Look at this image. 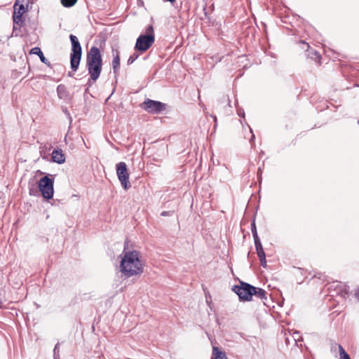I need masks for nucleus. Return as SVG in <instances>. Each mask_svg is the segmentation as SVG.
<instances>
[{
  "instance_id": "f257e3e1",
  "label": "nucleus",
  "mask_w": 359,
  "mask_h": 359,
  "mask_svg": "<svg viewBox=\"0 0 359 359\" xmlns=\"http://www.w3.org/2000/svg\"><path fill=\"white\" fill-rule=\"evenodd\" d=\"M120 271L127 278L143 273L144 264L137 250L123 251L120 255Z\"/></svg>"
},
{
  "instance_id": "f03ea898",
  "label": "nucleus",
  "mask_w": 359,
  "mask_h": 359,
  "mask_svg": "<svg viewBox=\"0 0 359 359\" xmlns=\"http://www.w3.org/2000/svg\"><path fill=\"white\" fill-rule=\"evenodd\" d=\"M102 55L100 49L96 46L90 48L86 56V67L90 79L95 82L102 72Z\"/></svg>"
},
{
  "instance_id": "7ed1b4c3",
  "label": "nucleus",
  "mask_w": 359,
  "mask_h": 359,
  "mask_svg": "<svg viewBox=\"0 0 359 359\" xmlns=\"http://www.w3.org/2000/svg\"><path fill=\"white\" fill-rule=\"evenodd\" d=\"M29 0H17L13 6V34L18 36L20 34V28L24 24L22 15L27 11Z\"/></svg>"
},
{
  "instance_id": "20e7f679",
  "label": "nucleus",
  "mask_w": 359,
  "mask_h": 359,
  "mask_svg": "<svg viewBox=\"0 0 359 359\" xmlns=\"http://www.w3.org/2000/svg\"><path fill=\"white\" fill-rule=\"evenodd\" d=\"M155 34L152 25H149L144 34L137 39L135 49L141 52L147 50L154 43Z\"/></svg>"
},
{
  "instance_id": "39448f33",
  "label": "nucleus",
  "mask_w": 359,
  "mask_h": 359,
  "mask_svg": "<svg viewBox=\"0 0 359 359\" xmlns=\"http://www.w3.org/2000/svg\"><path fill=\"white\" fill-rule=\"evenodd\" d=\"M72 43V53L70 55L71 68L74 72L78 69L81 58V46L77 37L73 34L69 36Z\"/></svg>"
},
{
  "instance_id": "423d86ee",
  "label": "nucleus",
  "mask_w": 359,
  "mask_h": 359,
  "mask_svg": "<svg viewBox=\"0 0 359 359\" xmlns=\"http://www.w3.org/2000/svg\"><path fill=\"white\" fill-rule=\"evenodd\" d=\"M232 290L238 294L241 300L250 301L252 292H255V287L248 283L241 282V285H234Z\"/></svg>"
},
{
  "instance_id": "0eeeda50",
  "label": "nucleus",
  "mask_w": 359,
  "mask_h": 359,
  "mask_svg": "<svg viewBox=\"0 0 359 359\" xmlns=\"http://www.w3.org/2000/svg\"><path fill=\"white\" fill-rule=\"evenodd\" d=\"M53 180L48 176L42 177L39 182V189L43 198L50 199L53 196Z\"/></svg>"
},
{
  "instance_id": "6e6552de",
  "label": "nucleus",
  "mask_w": 359,
  "mask_h": 359,
  "mask_svg": "<svg viewBox=\"0 0 359 359\" xmlns=\"http://www.w3.org/2000/svg\"><path fill=\"white\" fill-rule=\"evenodd\" d=\"M116 175L121 184L126 190H128L131 187V184L129 182V173L126 163L120 162L116 164Z\"/></svg>"
},
{
  "instance_id": "1a4fd4ad",
  "label": "nucleus",
  "mask_w": 359,
  "mask_h": 359,
  "mask_svg": "<svg viewBox=\"0 0 359 359\" xmlns=\"http://www.w3.org/2000/svg\"><path fill=\"white\" fill-rule=\"evenodd\" d=\"M142 107L151 114H158L165 108V104L151 100H147L142 104Z\"/></svg>"
},
{
  "instance_id": "9d476101",
  "label": "nucleus",
  "mask_w": 359,
  "mask_h": 359,
  "mask_svg": "<svg viewBox=\"0 0 359 359\" xmlns=\"http://www.w3.org/2000/svg\"><path fill=\"white\" fill-rule=\"evenodd\" d=\"M52 160L59 164L65 163V157L61 149H54L52 152Z\"/></svg>"
},
{
  "instance_id": "9b49d317",
  "label": "nucleus",
  "mask_w": 359,
  "mask_h": 359,
  "mask_svg": "<svg viewBox=\"0 0 359 359\" xmlns=\"http://www.w3.org/2000/svg\"><path fill=\"white\" fill-rule=\"evenodd\" d=\"M119 65H120V57H119V53L118 50H113V60H112V67L114 72L116 74V72L119 69Z\"/></svg>"
},
{
  "instance_id": "f8f14e48",
  "label": "nucleus",
  "mask_w": 359,
  "mask_h": 359,
  "mask_svg": "<svg viewBox=\"0 0 359 359\" xmlns=\"http://www.w3.org/2000/svg\"><path fill=\"white\" fill-rule=\"evenodd\" d=\"M252 295H255L256 297L260 299L263 303L266 304L265 300H266L267 297L266 292L264 290L255 287V292H252Z\"/></svg>"
},
{
  "instance_id": "ddd939ff",
  "label": "nucleus",
  "mask_w": 359,
  "mask_h": 359,
  "mask_svg": "<svg viewBox=\"0 0 359 359\" xmlns=\"http://www.w3.org/2000/svg\"><path fill=\"white\" fill-rule=\"evenodd\" d=\"M212 359H228L226 353L217 346L212 348Z\"/></svg>"
},
{
  "instance_id": "4468645a",
  "label": "nucleus",
  "mask_w": 359,
  "mask_h": 359,
  "mask_svg": "<svg viewBox=\"0 0 359 359\" xmlns=\"http://www.w3.org/2000/svg\"><path fill=\"white\" fill-rule=\"evenodd\" d=\"M57 93L59 98L60 99L65 98L67 96V91L66 90V87L62 84H60L57 86Z\"/></svg>"
},
{
  "instance_id": "2eb2a0df",
  "label": "nucleus",
  "mask_w": 359,
  "mask_h": 359,
  "mask_svg": "<svg viewBox=\"0 0 359 359\" xmlns=\"http://www.w3.org/2000/svg\"><path fill=\"white\" fill-rule=\"evenodd\" d=\"M255 245L256 248L258 257L260 258V257H266L265 252L264 251V249H263L262 243H261V241L258 242V243H255Z\"/></svg>"
},
{
  "instance_id": "dca6fc26",
  "label": "nucleus",
  "mask_w": 359,
  "mask_h": 359,
  "mask_svg": "<svg viewBox=\"0 0 359 359\" xmlns=\"http://www.w3.org/2000/svg\"><path fill=\"white\" fill-rule=\"evenodd\" d=\"M338 348L340 359H351L348 354L340 344L338 345Z\"/></svg>"
},
{
  "instance_id": "f3484780",
  "label": "nucleus",
  "mask_w": 359,
  "mask_h": 359,
  "mask_svg": "<svg viewBox=\"0 0 359 359\" xmlns=\"http://www.w3.org/2000/svg\"><path fill=\"white\" fill-rule=\"evenodd\" d=\"M251 231H252V236H253V238H254L255 243L260 242V239H259V236L257 235V232L256 226H255V222H252V224H251Z\"/></svg>"
},
{
  "instance_id": "a211bd4d",
  "label": "nucleus",
  "mask_w": 359,
  "mask_h": 359,
  "mask_svg": "<svg viewBox=\"0 0 359 359\" xmlns=\"http://www.w3.org/2000/svg\"><path fill=\"white\" fill-rule=\"evenodd\" d=\"M341 289H339L338 294L343 298H346L348 294V290L346 285H341Z\"/></svg>"
},
{
  "instance_id": "6ab92c4d",
  "label": "nucleus",
  "mask_w": 359,
  "mask_h": 359,
  "mask_svg": "<svg viewBox=\"0 0 359 359\" xmlns=\"http://www.w3.org/2000/svg\"><path fill=\"white\" fill-rule=\"evenodd\" d=\"M60 1L63 6L72 7L76 3L77 0H60Z\"/></svg>"
},
{
  "instance_id": "aec40b11",
  "label": "nucleus",
  "mask_w": 359,
  "mask_h": 359,
  "mask_svg": "<svg viewBox=\"0 0 359 359\" xmlns=\"http://www.w3.org/2000/svg\"><path fill=\"white\" fill-rule=\"evenodd\" d=\"M29 53L30 54L37 55L39 56V55H41L43 53L41 52L40 48L34 47V48L31 49Z\"/></svg>"
},
{
  "instance_id": "412c9836",
  "label": "nucleus",
  "mask_w": 359,
  "mask_h": 359,
  "mask_svg": "<svg viewBox=\"0 0 359 359\" xmlns=\"http://www.w3.org/2000/svg\"><path fill=\"white\" fill-rule=\"evenodd\" d=\"M139 57L138 54L134 53L132 55L130 56V57L128 60V64L130 65L133 63Z\"/></svg>"
},
{
  "instance_id": "4be33fe9",
  "label": "nucleus",
  "mask_w": 359,
  "mask_h": 359,
  "mask_svg": "<svg viewBox=\"0 0 359 359\" xmlns=\"http://www.w3.org/2000/svg\"><path fill=\"white\" fill-rule=\"evenodd\" d=\"M259 261H260V264L261 265L263 266V267H266V257H260L259 258Z\"/></svg>"
},
{
  "instance_id": "5701e85b",
  "label": "nucleus",
  "mask_w": 359,
  "mask_h": 359,
  "mask_svg": "<svg viewBox=\"0 0 359 359\" xmlns=\"http://www.w3.org/2000/svg\"><path fill=\"white\" fill-rule=\"evenodd\" d=\"M58 351H57V345H56L55 346V348H54V358L55 359H57V357H59V355H58Z\"/></svg>"
},
{
  "instance_id": "b1692460",
  "label": "nucleus",
  "mask_w": 359,
  "mask_h": 359,
  "mask_svg": "<svg viewBox=\"0 0 359 359\" xmlns=\"http://www.w3.org/2000/svg\"><path fill=\"white\" fill-rule=\"evenodd\" d=\"M39 58L41 60V61L45 64H47V60L46 58L44 57L43 54L42 53L41 55H39Z\"/></svg>"
},
{
  "instance_id": "393cba45",
  "label": "nucleus",
  "mask_w": 359,
  "mask_h": 359,
  "mask_svg": "<svg viewBox=\"0 0 359 359\" xmlns=\"http://www.w3.org/2000/svg\"><path fill=\"white\" fill-rule=\"evenodd\" d=\"M161 216H163V217L169 216V215H170V212H168V211H163V212L161 213Z\"/></svg>"
},
{
  "instance_id": "a878e982",
  "label": "nucleus",
  "mask_w": 359,
  "mask_h": 359,
  "mask_svg": "<svg viewBox=\"0 0 359 359\" xmlns=\"http://www.w3.org/2000/svg\"><path fill=\"white\" fill-rule=\"evenodd\" d=\"M238 114L240 116L244 117V116H245V113H244L243 110H241V109L238 110Z\"/></svg>"
},
{
  "instance_id": "bb28decb",
  "label": "nucleus",
  "mask_w": 359,
  "mask_h": 359,
  "mask_svg": "<svg viewBox=\"0 0 359 359\" xmlns=\"http://www.w3.org/2000/svg\"><path fill=\"white\" fill-rule=\"evenodd\" d=\"M355 295L359 298V288L355 291Z\"/></svg>"
},
{
  "instance_id": "cd10ccee",
  "label": "nucleus",
  "mask_w": 359,
  "mask_h": 359,
  "mask_svg": "<svg viewBox=\"0 0 359 359\" xmlns=\"http://www.w3.org/2000/svg\"><path fill=\"white\" fill-rule=\"evenodd\" d=\"M254 138H255V135L252 134V137H251V140H250V141H252Z\"/></svg>"
},
{
  "instance_id": "c85d7f7f",
  "label": "nucleus",
  "mask_w": 359,
  "mask_h": 359,
  "mask_svg": "<svg viewBox=\"0 0 359 359\" xmlns=\"http://www.w3.org/2000/svg\"><path fill=\"white\" fill-rule=\"evenodd\" d=\"M302 43H304V44H306L308 47L309 46V44H307V43H305L304 41H302Z\"/></svg>"
}]
</instances>
